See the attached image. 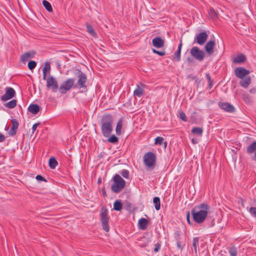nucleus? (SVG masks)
Wrapping results in <instances>:
<instances>
[{
	"mask_svg": "<svg viewBox=\"0 0 256 256\" xmlns=\"http://www.w3.org/2000/svg\"><path fill=\"white\" fill-rule=\"evenodd\" d=\"M209 210V206L205 203L195 206L191 210L194 220L198 224L203 222L208 216Z\"/></svg>",
	"mask_w": 256,
	"mask_h": 256,
	"instance_id": "1",
	"label": "nucleus"
},
{
	"mask_svg": "<svg viewBox=\"0 0 256 256\" xmlns=\"http://www.w3.org/2000/svg\"><path fill=\"white\" fill-rule=\"evenodd\" d=\"M101 130L104 137H108L112 131V117L110 114H104L101 120Z\"/></svg>",
	"mask_w": 256,
	"mask_h": 256,
	"instance_id": "2",
	"label": "nucleus"
},
{
	"mask_svg": "<svg viewBox=\"0 0 256 256\" xmlns=\"http://www.w3.org/2000/svg\"><path fill=\"white\" fill-rule=\"evenodd\" d=\"M113 184L111 186L112 190L114 193H119L126 186L125 180L118 174L112 178Z\"/></svg>",
	"mask_w": 256,
	"mask_h": 256,
	"instance_id": "3",
	"label": "nucleus"
},
{
	"mask_svg": "<svg viewBox=\"0 0 256 256\" xmlns=\"http://www.w3.org/2000/svg\"><path fill=\"white\" fill-rule=\"evenodd\" d=\"M144 162L147 168L150 170H154L156 162V155L152 152L145 154L143 157Z\"/></svg>",
	"mask_w": 256,
	"mask_h": 256,
	"instance_id": "4",
	"label": "nucleus"
},
{
	"mask_svg": "<svg viewBox=\"0 0 256 256\" xmlns=\"http://www.w3.org/2000/svg\"><path fill=\"white\" fill-rule=\"evenodd\" d=\"M110 217L108 216V212L107 208L105 207H102L101 208L100 213V220L102 223V226L104 230L108 232L110 230L109 227V220Z\"/></svg>",
	"mask_w": 256,
	"mask_h": 256,
	"instance_id": "5",
	"label": "nucleus"
},
{
	"mask_svg": "<svg viewBox=\"0 0 256 256\" xmlns=\"http://www.w3.org/2000/svg\"><path fill=\"white\" fill-rule=\"evenodd\" d=\"M74 78H68L66 81L62 82L58 90L61 94H65L70 90L74 86Z\"/></svg>",
	"mask_w": 256,
	"mask_h": 256,
	"instance_id": "6",
	"label": "nucleus"
},
{
	"mask_svg": "<svg viewBox=\"0 0 256 256\" xmlns=\"http://www.w3.org/2000/svg\"><path fill=\"white\" fill-rule=\"evenodd\" d=\"M191 56L198 61H202L204 58V52L197 46H193L190 50Z\"/></svg>",
	"mask_w": 256,
	"mask_h": 256,
	"instance_id": "7",
	"label": "nucleus"
},
{
	"mask_svg": "<svg viewBox=\"0 0 256 256\" xmlns=\"http://www.w3.org/2000/svg\"><path fill=\"white\" fill-rule=\"evenodd\" d=\"M46 87L52 90V92H56L58 88V85L56 79L52 76L46 77Z\"/></svg>",
	"mask_w": 256,
	"mask_h": 256,
	"instance_id": "8",
	"label": "nucleus"
},
{
	"mask_svg": "<svg viewBox=\"0 0 256 256\" xmlns=\"http://www.w3.org/2000/svg\"><path fill=\"white\" fill-rule=\"evenodd\" d=\"M16 92L11 87H6V93L1 96L0 100L2 102L7 101L14 96Z\"/></svg>",
	"mask_w": 256,
	"mask_h": 256,
	"instance_id": "9",
	"label": "nucleus"
},
{
	"mask_svg": "<svg viewBox=\"0 0 256 256\" xmlns=\"http://www.w3.org/2000/svg\"><path fill=\"white\" fill-rule=\"evenodd\" d=\"M78 85L80 88H86V83L87 80V77L85 74L82 71L78 70Z\"/></svg>",
	"mask_w": 256,
	"mask_h": 256,
	"instance_id": "10",
	"label": "nucleus"
},
{
	"mask_svg": "<svg viewBox=\"0 0 256 256\" xmlns=\"http://www.w3.org/2000/svg\"><path fill=\"white\" fill-rule=\"evenodd\" d=\"M234 72L236 76L240 79L244 78L250 73V70H247L243 67L236 68L234 70Z\"/></svg>",
	"mask_w": 256,
	"mask_h": 256,
	"instance_id": "11",
	"label": "nucleus"
},
{
	"mask_svg": "<svg viewBox=\"0 0 256 256\" xmlns=\"http://www.w3.org/2000/svg\"><path fill=\"white\" fill-rule=\"evenodd\" d=\"M218 106L222 109L228 112H232L235 110L234 107L228 102H220Z\"/></svg>",
	"mask_w": 256,
	"mask_h": 256,
	"instance_id": "12",
	"label": "nucleus"
},
{
	"mask_svg": "<svg viewBox=\"0 0 256 256\" xmlns=\"http://www.w3.org/2000/svg\"><path fill=\"white\" fill-rule=\"evenodd\" d=\"M208 35L206 32H202L198 34L196 37L195 40L196 42L202 45L206 40Z\"/></svg>",
	"mask_w": 256,
	"mask_h": 256,
	"instance_id": "13",
	"label": "nucleus"
},
{
	"mask_svg": "<svg viewBox=\"0 0 256 256\" xmlns=\"http://www.w3.org/2000/svg\"><path fill=\"white\" fill-rule=\"evenodd\" d=\"M152 44L156 48H162L164 46V42L160 37L156 36L152 39Z\"/></svg>",
	"mask_w": 256,
	"mask_h": 256,
	"instance_id": "14",
	"label": "nucleus"
},
{
	"mask_svg": "<svg viewBox=\"0 0 256 256\" xmlns=\"http://www.w3.org/2000/svg\"><path fill=\"white\" fill-rule=\"evenodd\" d=\"M145 86V85L142 83L140 84V86L137 84L136 88L134 92V95L138 98L141 97L144 93Z\"/></svg>",
	"mask_w": 256,
	"mask_h": 256,
	"instance_id": "15",
	"label": "nucleus"
},
{
	"mask_svg": "<svg viewBox=\"0 0 256 256\" xmlns=\"http://www.w3.org/2000/svg\"><path fill=\"white\" fill-rule=\"evenodd\" d=\"M214 40H209L205 46V50L208 54H211L214 52Z\"/></svg>",
	"mask_w": 256,
	"mask_h": 256,
	"instance_id": "16",
	"label": "nucleus"
},
{
	"mask_svg": "<svg viewBox=\"0 0 256 256\" xmlns=\"http://www.w3.org/2000/svg\"><path fill=\"white\" fill-rule=\"evenodd\" d=\"M12 126L9 132V134L10 136H14L16 134V130L18 126V123L16 119H12Z\"/></svg>",
	"mask_w": 256,
	"mask_h": 256,
	"instance_id": "17",
	"label": "nucleus"
},
{
	"mask_svg": "<svg viewBox=\"0 0 256 256\" xmlns=\"http://www.w3.org/2000/svg\"><path fill=\"white\" fill-rule=\"evenodd\" d=\"M148 224V220L145 218H141L138 222V227L142 230H146Z\"/></svg>",
	"mask_w": 256,
	"mask_h": 256,
	"instance_id": "18",
	"label": "nucleus"
},
{
	"mask_svg": "<svg viewBox=\"0 0 256 256\" xmlns=\"http://www.w3.org/2000/svg\"><path fill=\"white\" fill-rule=\"evenodd\" d=\"M246 56L242 54L237 55L233 58V62L236 64H241L245 62Z\"/></svg>",
	"mask_w": 256,
	"mask_h": 256,
	"instance_id": "19",
	"label": "nucleus"
},
{
	"mask_svg": "<svg viewBox=\"0 0 256 256\" xmlns=\"http://www.w3.org/2000/svg\"><path fill=\"white\" fill-rule=\"evenodd\" d=\"M251 82V78L250 76H247L245 78H242L240 82V84L244 88H247Z\"/></svg>",
	"mask_w": 256,
	"mask_h": 256,
	"instance_id": "20",
	"label": "nucleus"
},
{
	"mask_svg": "<svg viewBox=\"0 0 256 256\" xmlns=\"http://www.w3.org/2000/svg\"><path fill=\"white\" fill-rule=\"evenodd\" d=\"M182 40L180 42V43L178 46V48L177 50L174 52V58L178 62L180 61V56H181V50L182 47Z\"/></svg>",
	"mask_w": 256,
	"mask_h": 256,
	"instance_id": "21",
	"label": "nucleus"
},
{
	"mask_svg": "<svg viewBox=\"0 0 256 256\" xmlns=\"http://www.w3.org/2000/svg\"><path fill=\"white\" fill-rule=\"evenodd\" d=\"M50 66L49 62H46L44 66V67L42 68V74H43V79L46 80V76L47 75V73L50 72Z\"/></svg>",
	"mask_w": 256,
	"mask_h": 256,
	"instance_id": "22",
	"label": "nucleus"
},
{
	"mask_svg": "<svg viewBox=\"0 0 256 256\" xmlns=\"http://www.w3.org/2000/svg\"><path fill=\"white\" fill-rule=\"evenodd\" d=\"M28 111L32 114H36L40 110V106L36 104H31L28 106Z\"/></svg>",
	"mask_w": 256,
	"mask_h": 256,
	"instance_id": "23",
	"label": "nucleus"
},
{
	"mask_svg": "<svg viewBox=\"0 0 256 256\" xmlns=\"http://www.w3.org/2000/svg\"><path fill=\"white\" fill-rule=\"evenodd\" d=\"M256 152V141L252 142L246 148V152L248 154H252Z\"/></svg>",
	"mask_w": 256,
	"mask_h": 256,
	"instance_id": "24",
	"label": "nucleus"
},
{
	"mask_svg": "<svg viewBox=\"0 0 256 256\" xmlns=\"http://www.w3.org/2000/svg\"><path fill=\"white\" fill-rule=\"evenodd\" d=\"M122 122L123 120L121 118L118 120L117 122L116 128V133L118 136H119L121 134V130L122 126Z\"/></svg>",
	"mask_w": 256,
	"mask_h": 256,
	"instance_id": "25",
	"label": "nucleus"
},
{
	"mask_svg": "<svg viewBox=\"0 0 256 256\" xmlns=\"http://www.w3.org/2000/svg\"><path fill=\"white\" fill-rule=\"evenodd\" d=\"M87 32L92 36L96 38L97 36L96 33L95 32L92 26L88 24H86Z\"/></svg>",
	"mask_w": 256,
	"mask_h": 256,
	"instance_id": "26",
	"label": "nucleus"
},
{
	"mask_svg": "<svg viewBox=\"0 0 256 256\" xmlns=\"http://www.w3.org/2000/svg\"><path fill=\"white\" fill-rule=\"evenodd\" d=\"M48 164L50 168L54 169L58 164V162L55 158H50L49 160Z\"/></svg>",
	"mask_w": 256,
	"mask_h": 256,
	"instance_id": "27",
	"label": "nucleus"
},
{
	"mask_svg": "<svg viewBox=\"0 0 256 256\" xmlns=\"http://www.w3.org/2000/svg\"><path fill=\"white\" fill-rule=\"evenodd\" d=\"M122 208V204L119 200H116L114 204V210L116 211H120Z\"/></svg>",
	"mask_w": 256,
	"mask_h": 256,
	"instance_id": "28",
	"label": "nucleus"
},
{
	"mask_svg": "<svg viewBox=\"0 0 256 256\" xmlns=\"http://www.w3.org/2000/svg\"><path fill=\"white\" fill-rule=\"evenodd\" d=\"M192 133L198 136H202L203 132V128L199 127H194L192 130Z\"/></svg>",
	"mask_w": 256,
	"mask_h": 256,
	"instance_id": "29",
	"label": "nucleus"
},
{
	"mask_svg": "<svg viewBox=\"0 0 256 256\" xmlns=\"http://www.w3.org/2000/svg\"><path fill=\"white\" fill-rule=\"evenodd\" d=\"M153 202L154 204V207L156 210H158L160 208V201L159 197L156 196L153 199Z\"/></svg>",
	"mask_w": 256,
	"mask_h": 256,
	"instance_id": "30",
	"label": "nucleus"
},
{
	"mask_svg": "<svg viewBox=\"0 0 256 256\" xmlns=\"http://www.w3.org/2000/svg\"><path fill=\"white\" fill-rule=\"evenodd\" d=\"M17 101L16 100H12L7 103L5 104L4 106L8 108H13L16 105Z\"/></svg>",
	"mask_w": 256,
	"mask_h": 256,
	"instance_id": "31",
	"label": "nucleus"
},
{
	"mask_svg": "<svg viewBox=\"0 0 256 256\" xmlns=\"http://www.w3.org/2000/svg\"><path fill=\"white\" fill-rule=\"evenodd\" d=\"M42 4L45 8L49 12H51L52 10V8L50 4L46 0L42 1Z\"/></svg>",
	"mask_w": 256,
	"mask_h": 256,
	"instance_id": "32",
	"label": "nucleus"
},
{
	"mask_svg": "<svg viewBox=\"0 0 256 256\" xmlns=\"http://www.w3.org/2000/svg\"><path fill=\"white\" fill-rule=\"evenodd\" d=\"M32 56V55L31 54L30 52H26L20 58V60L22 62H24L26 61L29 58Z\"/></svg>",
	"mask_w": 256,
	"mask_h": 256,
	"instance_id": "33",
	"label": "nucleus"
},
{
	"mask_svg": "<svg viewBox=\"0 0 256 256\" xmlns=\"http://www.w3.org/2000/svg\"><path fill=\"white\" fill-rule=\"evenodd\" d=\"M210 16L212 19H215L218 17V14L213 8H210L208 12Z\"/></svg>",
	"mask_w": 256,
	"mask_h": 256,
	"instance_id": "34",
	"label": "nucleus"
},
{
	"mask_svg": "<svg viewBox=\"0 0 256 256\" xmlns=\"http://www.w3.org/2000/svg\"><path fill=\"white\" fill-rule=\"evenodd\" d=\"M199 238L198 237H195L193 239L192 246L194 248V250L196 253L197 252V246L198 245Z\"/></svg>",
	"mask_w": 256,
	"mask_h": 256,
	"instance_id": "35",
	"label": "nucleus"
},
{
	"mask_svg": "<svg viewBox=\"0 0 256 256\" xmlns=\"http://www.w3.org/2000/svg\"><path fill=\"white\" fill-rule=\"evenodd\" d=\"M230 256H237L238 252L235 247H230L228 248Z\"/></svg>",
	"mask_w": 256,
	"mask_h": 256,
	"instance_id": "36",
	"label": "nucleus"
},
{
	"mask_svg": "<svg viewBox=\"0 0 256 256\" xmlns=\"http://www.w3.org/2000/svg\"><path fill=\"white\" fill-rule=\"evenodd\" d=\"M108 140L112 144H116L118 141V138L115 135H112Z\"/></svg>",
	"mask_w": 256,
	"mask_h": 256,
	"instance_id": "37",
	"label": "nucleus"
},
{
	"mask_svg": "<svg viewBox=\"0 0 256 256\" xmlns=\"http://www.w3.org/2000/svg\"><path fill=\"white\" fill-rule=\"evenodd\" d=\"M174 236L176 241L181 240L182 233L178 231H176L174 234Z\"/></svg>",
	"mask_w": 256,
	"mask_h": 256,
	"instance_id": "38",
	"label": "nucleus"
},
{
	"mask_svg": "<svg viewBox=\"0 0 256 256\" xmlns=\"http://www.w3.org/2000/svg\"><path fill=\"white\" fill-rule=\"evenodd\" d=\"M120 174L125 178H129L130 172L127 170L124 169L120 172Z\"/></svg>",
	"mask_w": 256,
	"mask_h": 256,
	"instance_id": "39",
	"label": "nucleus"
},
{
	"mask_svg": "<svg viewBox=\"0 0 256 256\" xmlns=\"http://www.w3.org/2000/svg\"><path fill=\"white\" fill-rule=\"evenodd\" d=\"M242 99L248 104H250L252 102L250 96L247 94H242Z\"/></svg>",
	"mask_w": 256,
	"mask_h": 256,
	"instance_id": "40",
	"label": "nucleus"
},
{
	"mask_svg": "<svg viewBox=\"0 0 256 256\" xmlns=\"http://www.w3.org/2000/svg\"><path fill=\"white\" fill-rule=\"evenodd\" d=\"M164 141V138L162 137L158 136L155 138V144L162 145Z\"/></svg>",
	"mask_w": 256,
	"mask_h": 256,
	"instance_id": "41",
	"label": "nucleus"
},
{
	"mask_svg": "<svg viewBox=\"0 0 256 256\" xmlns=\"http://www.w3.org/2000/svg\"><path fill=\"white\" fill-rule=\"evenodd\" d=\"M28 68L30 70H32L36 66V62L32 60L28 62Z\"/></svg>",
	"mask_w": 256,
	"mask_h": 256,
	"instance_id": "42",
	"label": "nucleus"
},
{
	"mask_svg": "<svg viewBox=\"0 0 256 256\" xmlns=\"http://www.w3.org/2000/svg\"><path fill=\"white\" fill-rule=\"evenodd\" d=\"M179 118L184 122H186L188 120L186 114L182 111L179 112Z\"/></svg>",
	"mask_w": 256,
	"mask_h": 256,
	"instance_id": "43",
	"label": "nucleus"
},
{
	"mask_svg": "<svg viewBox=\"0 0 256 256\" xmlns=\"http://www.w3.org/2000/svg\"><path fill=\"white\" fill-rule=\"evenodd\" d=\"M206 78L208 80L209 88H211L212 86V80L211 79L209 74H206Z\"/></svg>",
	"mask_w": 256,
	"mask_h": 256,
	"instance_id": "44",
	"label": "nucleus"
},
{
	"mask_svg": "<svg viewBox=\"0 0 256 256\" xmlns=\"http://www.w3.org/2000/svg\"><path fill=\"white\" fill-rule=\"evenodd\" d=\"M152 51L154 54H158V55L160 56H164L166 54V52L164 51H158L156 50L154 48L152 49Z\"/></svg>",
	"mask_w": 256,
	"mask_h": 256,
	"instance_id": "45",
	"label": "nucleus"
},
{
	"mask_svg": "<svg viewBox=\"0 0 256 256\" xmlns=\"http://www.w3.org/2000/svg\"><path fill=\"white\" fill-rule=\"evenodd\" d=\"M249 212L252 216L256 218V207H251L249 210Z\"/></svg>",
	"mask_w": 256,
	"mask_h": 256,
	"instance_id": "46",
	"label": "nucleus"
},
{
	"mask_svg": "<svg viewBox=\"0 0 256 256\" xmlns=\"http://www.w3.org/2000/svg\"><path fill=\"white\" fill-rule=\"evenodd\" d=\"M154 251L156 252H158L160 248L161 244H160V242H157L156 244H154Z\"/></svg>",
	"mask_w": 256,
	"mask_h": 256,
	"instance_id": "47",
	"label": "nucleus"
},
{
	"mask_svg": "<svg viewBox=\"0 0 256 256\" xmlns=\"http://www.w3.org/2000/svg\"><path fill=\"white\" fill-rule=\"evenodd\" d=\"M176 246H177V248L180 250H182L184 248V246H182V242L181 240H178V241H176Z\"/></svg>",
	"mask_w": 256,
	"mask_h": 256,
	"instance_id": "48",
	"label": "nucleus"
},
{
	"mask_svg": "<svg viewBox=\"0 0 256 256\" xmlns=\"http://www.w3.org/2000/svg\"><path fill=\"white\" fill-rule=\"evenodd\" d=\"M36 180H38L44 181V182L47 181L45 178H44L43 176H42L40 175H37L36 177Z\"/></svg>",
	"mask_w": 256,
	"mask_h": 256,
	"instance_id": "49",
	"label": "nucleus"
},
{
	"mask_svg": "<svg viewBox=\"0 0 256 256\" xmlns=\"http://www.w3.org/2000/svg\"><path fill=\"white\" fill-rule=\"evenodd\" d=\"M186 61L189 64H192L194 62V58L190 56H188L187 58Z\"/></svg>",
	"mask_w": 256,
	"mask_h": 256,
	"instance_id": "50",
	"label": "nucleus"
},
{
	"mask_svg": "<svg viewBox=\"0 0 256 256\" xmlns=\"http://www.w3.org/2000/svg\"><path fill=\"white\" fill-rule=\"evenodd\" d=\"M40 124V123H36L33 124L32 126V132L34 133V132L36 130L38 126Z\"/></svg>",
	"mask_w": 256,
	"mask_h": 256,
	"instance_id": "51",
	"label": "nucleus"
},
{
	"mask_svg": "<svg viewBox=\"0 0 256 256\" xmlns=\"http://www.w3.org/2000/svg\"><path fill=\"white\" fill-rule=\"evenodd\" d=\"M5 136L3 134L0 133V142H4L5 140Z\"/></svg>",
	"mask_w": 256,
	"mask_h": 256,
	"instance_id": "52",
	"label": "nucleus"
},
{
	"mask_svg": "<svg viewBox=\"0 0 256 256\" xmlns=\"http://www.w3.org/2000/svg\"><path fill=\"white\" fill-rule=\"evenodd\" d=\"M186 220H187V222L188 224H190V212H188L186 214Z\"/></svg>",
	"mask_w": 256,
	"mask_h": 256,
	"instance_id": "53",
	"label": "nucleus"
},
{
	"mask_svg": "<svg viewBox=\"0 0 256 256\" xmlns=\"http://www.w3.org/2000/svg\"><path fill=\"white\" fill-rule=\"evenodd\" d=\"M250 92L252 94H254L256 93V88H253L250 90Z\"/></svg>",
	"mask_w": 256,
	"mask_h": 256,
	"instance_id": "54",
	"label": "nucleus"
},
{
	"mask_svg": "<svg viewBox=\"0 0 256 256\" xmlns=\"http://www.w3.org/2000/svg\"><path fill=\"white\" fill-rule=\"evenodd\" d=\"M252 160L256 162V152H254V156L252 158Z\"/></svg>",
	"mask_w": 256,
	"mask_h": 256,
	"instance_id": "55",
	"label": "nucleus"
},
{
	"mask_svg": "<svg viewBox=\"0 0 256 256\" xmlns=\"http://www.w3.org/2000/svg\"><path fill=\"white\" fill-rule=\"evenodd\" d=\"M102 182V179L101 178H98V184H100Z\"/></svg>",
	"mask_w": 256,
	"mask_h": 256,
	"instance_id": "56",
	"label": "nucleus"
},
{
	"mask_svg": "<svg viewBox=\"0 0 256 256\" xmlns=\"http://www.w3.org/2000/svg\"><path fill=\"white\" fill-rule=\"evenodd\" d=\"M127 206H128V208H131L132 207V204L129 202V203L128 204Z\"/></svg>",
	"mask_w": 256,
	"mask_h": 256,
	"instance_id": "57",
	"label": "nucleus"
},
{
	"mask_svg": "<svg viewBox=\"0 0 256 256\" xmlns=\"http://www.w3.org/2000/svg\"><path fill=\"white\" fill-rule=\"evenodd\" d=\"M102 194H103L104 195H106V192L104 190H102Z\"/></svg>",
	"mask_w": 256,
	"mask_h": 256,
	"instance_id": "58",
	"label": "nucleus"
},
{
	"mask_svg": "<svg viewBox=\"0 0 256 256\" xmlns=\"http://www.w3.org/2000/svg\"><path fill=\"white\" fill-rule=\"evenodd\" d=\"M192 142L194 143V144H195L196 142L194 140H192Z\"/></svg>",
	"mask_w": 256,
	"mask_h": 256,
	"instance_id": "59",
	"label": "nucleus"
},
{
	"mask_svg": "<svg viewBox=\"0 0 256 256\" xmlns=\"http://www.w3.org/2000/svg\"><path fill=\"white\" fill-rule=\"evenodd\" d=\"M164 144H165V146H166V145H167V143H166V142H164Z\"/></svg>",
	"mask_w": 256,
	"mask_h": 256,
	"instance_id": "60",
	"label": "nucleus"
},
{
	"mask_svg": "<svg viewBox=\"0 0 256 256\" xmlns=\"http://www.w3.org/2000/svg\"><path fill=\"white\" fill-rule=\"evenodd\" d=\"M218 256H223L222 254L218 255Z\"/></svg>",
	"mask_w": 256,
	"mask_h": 256,
	"instance_id": "61",
	"label": "nucleus"
}]
</instances>
